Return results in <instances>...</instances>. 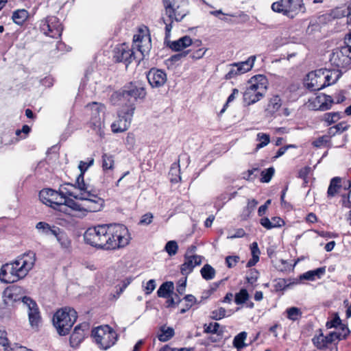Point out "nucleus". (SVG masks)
Here are the masks:
<instances>
[{"mask_svg": "<svg viewBox=\"0 0 351 351\" xmlns=\"http://www.w3.org/2000/svg\"><path fill=\"white\" fill-rule=\"evenodd\" d=\"M84 240L96 248L113 250L127 245L130 237L124 225L103 224L88 228L84 234Z\"/></svg>", "mask_w": 351, "mask_h": 351, "instance_id": "1", "label": "nucleus"}, {"mask_svg": "<svg viewBox=\"0 0 351 351\" xmlns=\"http://www.w3.org/2000/svg\"><path fill=\"white\" fill-rule=\"evenodd\" d=\"M36 262V254L29 251L1 268L0 280L5 283H13L25 278L33 268Z\"/></svg>", "mask_w": 351, "mask_h": 351, "instance_id": "2", "label": "nucleus"}, {"mask_svg": "<svg viewBox=\"0 0 351 351\" xmlns=\"http://www.w3.org/2000/svg\"><path fill=\"white\" fill-rule=\"evenodd\" d=\"M75 199L82 200L80 203L71 198L64 199L60 205V212L73 215L72 211L80 213H93L100 211L104 206V200L97 193H79L75 196Z\"/></svg>", "mask_w": 351, "mask_h": 351, "instance_id": "3", "label": "nucleus"}, {"mask_svg": "<svg viewBox=\"0 0 351 351\" xmlns=\"http://www.w3.org/2000/svg\"><path fill=\"white\" fill-rule=\"evenodd\" d=\"M165 14L167 19L161 17L160 23L165 25L166 38H170L173 23L180 22L189 14L188 0H162Z\"/></svg>", "mask_w": 351, "mask_h": 351, "instance_id": "4", "label": "nucleus"}, {"mask_svg": "<svg viewBox=\"0 0 351 351\" xmlns=\"http://www.w3.org/2000/svg\"><path fill=\"white\" fill-rule=\"evenodd\" d=\"M146 91L139 82H130L125 85L123 88L112 95V99H117L119 104L126 108H134L138 99L144 98Z\"/></svg>", "mask_w": 351, "mask_h": 351, "instance_id": "5", "label": "nucleus"}, {"mask_svg": "<svg viewBox=\"0 0 351 351\" xmlns=\"http://www.w3.org/2000/svg\"><path fill=\"white\" fill-rule=\"evenodd\" d=\"M268 86V81L265 76L257 75L252 77L243 93V102L252 105L260 101L265 96Z\"/></svg>", "mask_w": 351, "mask_h": 351, "instance_id": "6", "label": "nucleus"}, {"mask_svg": "<svg viewBox=\"0 0 351 351\" xmlns=\"http://www.w3.org/2000/svg\"><path fill=\"white\" fill-rule=\"evenodd\" d=\"M77 317V312L73 308L65 307L57 311L53 315V323L58 333L61 336L69 334Z\"/></svg>", "mask_w": 351, "mask_h": 351, "instance_id": "7", "label": "nucleus"}, {"mask_svg": "<svg viewBox=\"0 0 351 351\" xmlns=\"http://www.w3.org/2000/svg\"><path fill=\"white\" fill-rule=\"evenodd\" d=\"M87 110L90 111V119L88 123V127L95 133V134L102 136L104 132V116L105 114L106 106L97 102H92L86 105Z\"/></svg>", "mask_w": 351, "mask_h": 351, "instance_id": "8", "label": "nucleus"}, {"mask_svg": "<svg viewBox=\"0 0 351 351\" xmlns=\"http://www.w3.org/2000/svg\"><path fill=\"white\" fill-rule=\"evenodd\" d=\"M92 337L95 343L102 350L112 347L118 339V335L109 326H100L92 330Z\"/></svg>", "mask_w": 351, "mask_h": 351, "instance_id": "9", "label": "nucleus"}, {"mask_svg": "<svg viewBox=\"0 0 351 351\" xmlns=\"http://www.w3.org/2000/svg\"><path fill=\"white\" fill-rule=\"evenodd\" d=\"M330 62L332 66L341 71L351 69V50L347 46L337 47L330 55Z\"/></svg>", "mask_w": 351, "mask_h": 351, "instance_id": "10", "label": "nucleus"}, {"mask_svg": "<svg viewBox=\"0 0 351 351\" xmlns=\"http://www.w3.org/2000/svg\"><path fill=\"white\" fill-rule=\"evenodd\" d=\"M40 29L44 34L53 38L60 37L63 30L59 19L55 16H48L41 20Z\"/></svg>", "mask_w": 351, "mask_h": 351, "instance_id": "11", "label": "nucleus"}, {"mask_svg": "<svg viewBox=\"0 0 351 351\" xmlns=\"http://www.w3.org/2000/svg\"><path fill=\"white\" fill-rule=\"evenodd\" d=\"M134 108L121 107L118 112V119L111 124L112 131L114 133L123 132L127 130L131 125L134 116Z\"/></svg>", "mask_w": 351, "mask_h": 351, "instance_id": "12", "label": "nucleus"}, {"mask_svg": "<svg viewBox=\"0 0 351 351\" xmlns=\"http://www.w3.org/2000/svg\"><path fill=\"white\" fill-rule=\"evenodd\" d=\"M21 288L17 286H12L6 288L3 292V302L5 308L8 312H11L17 304H23V298L25 296L21 295Z\"/></svg>", "mask_w": 351, "mask_h": 351, "instance_id": "13", "label": "nucleus"}, {"mask_svg": "<svg viewBox=\"0 0 351 351\" xmlns=\"http://www.w3.org/2000/svg\"><path fill=\"white\" fill-rule=\"evenodd\" d=\"M39 198L43 203L60 212V205L63 204L64 197L61 196L59 191L44 189L40 191Z\"/></svg>", "mask_w": 351, "mask_h": 351, "instance_id": "14", "label": "nucleus"}, {"mask_svg": "<svg viewBox=\"0 0 351 351\" xmlns=\"http://www.w3.org/2000/svg\"><path fill=\"white\" fill-rule=\"evenodd\" d=\"M113 53L114 60L117 62H123L126 67L136 58L133 48H131L126 43L117 45L114 48Z\"/></svg>", "mask_w": 351, "mask_h": 351, "instance_id": "15", "label": "nucleus"}, {"mask_svg": "<svg viewBox=\"0 0 351 351\" xmlns=\"http://www.w3.org/2000/svg\"><path fill=\"white\" fill-rule=\"evenodd\" d=\"M255 60L256 57L252 56L249 57L245 61L231 64L229 71L225 75V79L230 80L237 75L243 74L250 71L253 67Z\"/></svg>", "mask_w": 351, "mask_h": 351, "instance_id": "16", "label": "nucleus"}, {"mask_svg": "<svg viewBox=\"0 0 351 351\" xmlns=\"http://www.w3.org/2000/svg\"><path fill=\"white\" fill-rule=\"evenodd\" d=\"M133 49L140 52L142 58L147 56L152 49L151 38L147 34H135L133 37Z\"/></svg>", "mask_w": 351, "mask_h": 351, "instance_id": "17", "label": "nucleus"}, {"mask_svg": "<svg viewBox=\"0 0 351 351\" xmlns=\"http://www.w3.org/2000/svg\"><path fill=\"white\" fill-rule=\"evenodd\" d=\"M343 71L341 70L333 69L328 70L326 69H320L309 73L310 77L318 76L323 77L326 86H330L337 82L341 77Z\"/></svg>", "mask_w": 351, "mask_h": 351, "instance_id": "18", "label": "nucleus"}, {"mask_svg": "<svg viewBox=\"0 0 351 351\" xmlns=\"http://www.w3.org/2000/svg\"><path fill=\"white\" fill-rule=\"evenodd\" d=\"M22 302L23 305L28 308L29 322L31 326L37 328L40 322V315L36 302L29 297H24Z\"/></svg>", "mask_w": 351, "mask_h": 351, "instance_id": "19", "label": "nucleus"}, {"mask_svg": "<svg viewBox=\"0 0 351 351\" xmlns=\"http://www.w3.org/2000/svg\"><path fill=\"white\" fill-rule=\"evenodd\" d=\"M203 257L199 255H189L188 252L184 255V263L180 265V273L182 275L187 276L193 271V269L200 265L202 262Z\"/></svg>", "mask_w": 351, "mask_h": 351, "instance_id": "20", "label": "nucleus"}, {"mask_svg": "<svg viewBox=\"0 0 351 351\" xmlns=\"http://www.w3.org/2000/svg\"><path fill=\"white\" fill-rule=\"evenodd\" d=\"M89 330V324L83 322L77 325L70 337V344L72 347L78 346L84 340L86 332Z\"/></svg>", "mask_w": 351, "mask_h": 351, "instance_id": "21", "label": "nucleus"}, {"mask_svg": "<svg viewBox=\"0 0 351 351\" xmlns=\"http://www.w3.org/2000/svg\"><path fill=\"white\" fill-rule=\"evenodd\" d=\"M147 80L153 88L162 86L167 81V75L161 69H152L147 75Z\"/></svg>", "mask_w": 351, "mask_h": 351, "instance_id": "22", "label": "nucleus"}, {"mask_svg": "<svg viewBox=\"0 0 351 351\" xmlns=\"http://www.w3.org/2000/svg\"><path fill=\"white\" fill-rule=\"evenodd\" d=\"M337 337L336 332H330L327 336H324L322 330H319V334L315 336L312 339V341L317 348L322 350L325 349L328 343H332L337 340Z\"/></svg>", "mask_w": 351, "mask_h": 351, "instance_id": "23", "label": "nucleus"}, {"mask_svg": "<svg viewBox=\"0 0 351 351\" xmlns=\"http://www.w3.org/2000/svg\"><path fill=\"white\" fill-rule=\"evenodd\" d=\"M165 43L172 50L176 51H181L192 45V40L188 36H184L176 40L171 41L169 38L165 36Z\"/></svg>", "mask_w": 351, "mask_h": 351, "instance_id": "24", "label": "nucleus"}, {"mask_svg": "<svg viewBox=\"0 0 351 351\" xmlns=\"http://www.w3.org/2000/svg\"><path fill=\"white\" fill-rule=\"evenodd\" d=\"M306 86L311 90H319L326 86L323 77L318 76L310 77L309 73L307 75Z\"/></svg>", "mask_w": 351, "mask_h": 351, "instance_id": "25", "label": "nucleus"}, {"mask_svg": "<svg viewBox=\"0 0 351 351\" xmlns=\"http://www.w3.org/2000/svg\"><path fill=\"white\" fill-rule=\"evenodd\" d=\"M54 237L62 249L69 250L71 248V241L64 230L59 228Z\"/></svg>", "mask_w": 351, "mask_h": 351, "instance_id": "26", "label": "nucleus"}, {"mask_svg": "<svg viewBox=\"0 0 351 351\" xmlns=\"http://www.w3.org/2000/svg\"><path fill=\"white\" fill-rule=\"evenodd\" d=\"M36 228L40 234L45 236H54L59 227L56 226H51L45 221H40L36 223Z\"/></svg>", "mask_w": 351, "mask_h": 351, "instance_id": "27", "label": "nucleus"}, {"mask_svg": "<svg viewBox=\"0 0 351 351\" xmlns=\"http://www.w3.org/2000/svg\"><path fill=\"white\" fill-rule=\"evenodd\" d=\"M325 267H319L314 270H310L300 275V280H306L313 281L316 278H321V277L325 274Z\"/></svg>", "mask_w": 351, "mask_h": 351, "instance_id": "28", "label": "nucleus"}, {"mask_svg": "<svg viewBox=\"0 0 351 351\" xmlns=\"http://www.w3.org/2000/svg\"><path fill=\"white\" fill-rule=\"evenodd\" d=\"M289 17L293 18L294 14L299 12L304 13L306 8L303 0H289Z\"/></svg>", "mask_w": 351, "mask_h": 351, "instance_id": "29", "label": "nucleus"}, {"mask_svg": "<svg viewBox=\"0 0 351 351\" xmlns=\"http://www.w3.org/2000/svg\"><path fill=\"white\" fill-rule=\"evenodd\" d=\"M289 0H280L274 2L271 5V9L274 12L282 13L285 16H289Z\"/></svg>", "mask_w": 351, "mask_h": 351, "instance_id": "30", "label": "nucleus"}, {"mask_svg": "<svg viewBox=\"0 0 351 351\" xmlns=\"http://www.w3.org/2000/svg\"><path fill=\"white\" fill-rule=\"evenodd\" d=\"M174 289L173 283L171 281L163 282L157 291V295L160 298H169L173 295Z\"/></svg>", "mask_w": 351, "mask_h": 351, "instance_id": "31", "label": "nucleus"}, {"mask_svg": "<svg viewBox=\"0 0 351 351\" xmlns=\"http://www.w3.org/2000/svg\"><path fill=\"white\" fill-rule=\"evenodd\" d=\"M341 178L340 177H334L330 180L329 186L327 191L328 197H333L339 192L342 186L341 184Z\"/></svg>", "mask_w": 351, "mask_h": 351, "instance_id": "32", "label": "nucleus"}, {"mask_svg": "<svg viewBox=\"0 0 351 351\" xmlns=\"http://www.w3.org/2000/svg\"><path fill=\"white\" fill-rule=\"evenodd\" d=\"M28 17L29 13L26 10L19 9L13 12L12 19L16 24L22 25Z\"/></svg>", "mask_w": 351, "mask_h": 351, "instance_id": "33", "label": "nucleus"}, {"mask_svg": "<svg viewBox=\"0 0 351 351\" xmlns=\"http://www.w3.org/2000/svg\"><path fill=\"white\" fill-rule=\"evenodd\" d=\"M258 202L255 199H248L247 206L243 209L241 217L243 220H247L253 213Z\"/></svg>", "mask_w": 351, "mask_h": 351, "instance_id": "34", "label": "nucleus"}, {"mask_svg": "<svg viewBox=\"0 0 351 351\" xmlns=\"http://www.w3.org/2000/svg\"><path fill=\"white\" fill-rule=\"evenodd\" d=\"M74 188H77L80 190V193H97L95 191L90 189V186L85 184L84 179V174H80L77 177L75 184L73 185Z\"/></svg>", "mask_w": 351, "mask_h": 351, "instance_id": "35", "label": "nucleus"}, {"mask_svg": "<svg viewBox=\"0 0 351 351\" xmlns=\"http://www.w3.org/2000/svg\"><path fill=\"white\" fill-rule=\"evenodd\" d=\"M282 106V100L278 95L273 96L269 101L267 110L271 113L274 114Z\"/></svg>", "mask_w": 351, "mask_h": 351, "instance_id": "36", "label": "nucleus"}, {"mask_svg": "<svg viewBox=\"0 0 351 351\" xmlns=\"http://www.w3.org/2000/svg\"><path fill=\"white\" fill-rule=\"evenodd\" d=\"M160 334L158 335V339L162 342L169 341L174 335V330L171 327L166 328L165 326L160 327Z\"/></svg>", "mask_w": 351, "mask_h": 351, "instance_id": "37", "label": "nucleus"}, {"mask_svg": "<svg viewBox=\"0 0 351 351\" xmlns=\"http://www.w3.org/2000/svg\"><path fill=\"white\" fill-rule=\"evenodd\" d=\"M202 278L206 280H213L215 276V269L209 264L204 265L200 270Z\"/></svg>", "mask_w": 351, "mask_h": 351, "instance_id": "38", "label": "nucleus"}, {"mask_svg": "<svg viewBox=\"0 0 351 351\" xmlns=\"http://www.w3.org/2000/svg\"><path fill=\"white\" fill-rule=\"evenodd\" d=\"M247 332L243 331L236 335L233 339V346L238 350H240L247 345L245 343V340L247 338Z\"/></svg>", "mask_w": 351, "mask_h": 351, "instance_id": "39", "label": "nucleus"}, {"mask_svg": "<svg viewBox=\"0 0 351 351\" xmlns=\"http://www.w3.org/2000/svg\"><path fill=\"white\" fill-rule=\"evenodd\" d=\"M102 159V169L104 171L112 170L114 169V157L108 154H103L101 156Z\"/></svg>", "mask_w": 351, "mask_h": 351, "instance_id": "40", "label": "nucleus"}, {"mask_svg": "<svg viewBox=\"0 0 351 351\" xmlns=\"http://www.w3.org/2000/svg\"><path fill=\"white\" fill-rule=\"evenodd\" d=\"M73 184H71L70 183H64V184L60 185V189H59V192H60L61 196L64 197V199L68 198L66 197V195L71 196L73 197L77 195V193L72 191L71 189H70V188H73Z\"/></svg>", "mask_w": 351, "mask_h": 351, "instance_id": "41", "label": "nucleus"}, {"mask_svg": "<svg viewBox=\"0 0 351 351\" xmlns=\"http://www.w3.org/2000/svg\"><path fill=\"white\" fill-rule=\"evenodd\" d=\"M220 324L217 322L210 323L204 325V332L206 333L217 334V336H221L222 331H219Z\"/></svg>", "mask_w": 351, "mask_h": 351, "instance_id": "42", "label": "nucleus"}, {"mask_svg": "<svg viewBox=\"0 0 351 351\" xmlns=\"http://www.w3.org/2000/svg\"><path fill=\"white\" fill-rule=\"evenodd\" d=\"M256 140L259 142L256 147V149L258 150L269 144L270 142V137L269 134L260 132L257 134Z\"/></svg>", "mask_w": 351, "mask_h": 351, "instance_id": "43", "label": "nucleus"}, {"mask_svg": "<svg viewBox=\"0 0 351 351\" xmlns=\"http://www.w3.org/2000/svg\"><path fill=\"white\" fill-rule=\"evenodd\" d=\"M341 119V114L339 112H327L324 115V120L327 123V125H330Z\"/></svg>", "mask_w": 351, "mask_h": 351, "instance_id": "44", "label": "nucleus"}, {"mask_svg": "<svg viewBox=\"0 0 351 351\" xmlns=\"http://www.w3.org/2000/svg\"><path fill=\"white\" fill-rule=\"evenodd\" d=\"M249 298V294L245 289H241L240 291L235 294L234 302L237 304L245 303Z\"/></svg>", "mask_w": 351, "mask_h": 351, "instance_id": "45", "label": "nucleus"}, {"mask_svg": "<svg viewBox=\"0 0 351 351\" xmlns=\"http://www.w3.org/2000/svg\"><path fill=\"white\" fill-rule=\"evenodd\" d=\"M275 173V169L273 167H269L261 171V181L262 182H269Z\"/></svg>", "mask_w": 351, "mask_h": 351, "instance_id": "46", "label": "nucleus"}, {"mask_svg": "<svg viewBox=\"0 0 351 351\" xmlns=\"http://www.w3.org/2000/svg\"><path fill=\"white\" fill-rule=\"evenodd\" d=\"M165 250L171 256L176 254L178 250L177 242L176 241H168L165 245Z\"/></svg>", "mask_w": 351, "mask_h": 351, "instance_id": "47", "label": "nucleus"}, {"mask_svg": "<svg viewBox=\"0 0 351 351\" xmlns=\"http://www.w3.org/2000/svg\"><path fill=\"white\" fill-rule=\"evenodd\" d=\"M287 317L292 320H297L302 315V312L300 308L297 307H291L287 309Z\"/></svg>", "mask_w": 351, "mask_h": 351, "instance_id": "48", "label": "nucleus"}, {"mask_svg": "<svg viewBox=\"0 0 351 351\" xmlns=\"http://www.w3.org/2000/svg\"><path fill=\"white\" fill-rule=\"evenodd\" d=\"M188 51L189 53L187 56H189L190 58L193 60H198L202 58L204 56L206 49H205L204 48H199L197 50L190 49Z\"/></svg>", "mask_w": 351, "mask_h": 351, "instance_id": "49", "label": "nucleus"}, {"mask_svg": "<svg viewBox=\"0 0 351 351\" xmlns=\"http://www.w3.org/2000/svg\"><path fill=\"white\" fill-rule=\"evenodd\" d=\"M326 98V94H320L314 98L312 101L309 100V106L313 110H317L318 106L322 105L324 99Z\"/></svg>", "mask_w": 351, "mask_h": 351, "instance_id": "50", "label": "nucleus"}, {"mask_svg": "<svg viewBox=\"0 0 351 351\" xmlns=\"http://www.w3.org/2000/svg\"><path fill=\"white\" fill-rule=\"evenodd\" d=\"M228 193H223L219 195L215 203V206L218 208V210L221 209L227 202L230 200V199H228Z\"/></svg>", "mask_w": 351, "mask_h": 351, "instance_id": "51", "label": "nucleus"}, {"mask_svg": "<svg viewBox=\"0 0 351 351\" xmlns=\"http://www.w3.org/2000/svg\"><path fill=\"white\" fill-rule=\"evenodd\" d=\"M341 324H342L341 319H340L338 314H335L334 315V317L331 320L328 321L326 322V326L327 328H338L340 326H341Z\"/></svg>", "mask_w": 351, "mask_h": 351, "instance_id": "52", "label": "nucleus"}, {"mask_svg": "<svg viewBox=\"0 0 351 351\" xmlns=\"http://www.w3.org/2000/svg\"><path fill=\"white\" fill-rule=\"evenodd\" d=\"M338 328L341 331H339L338 332H336V335L337 336V340H341V339H346L350 332L348 327L343 324H342L341 326H340Z\"/></svg>", "mask_w": 351, "mask_h": 351, "instance_id": "53", "label": "nucleus"}, {"mask_svg": "<svg viewBox=\"0 0 351 351\" xmlns=\"http://www.w3.org/2000/svg\"><path fill=\"white\" fill-rule=\"evenodd\" d=\"M226 309L223 307H220L211 312L210 317L215 320H219L226 317Z\"/></svg>", "mask_w": 351, "mask_h": 351, "instance_id": "54", "label": "nucleus"}, {"mask_svg": "<svg viewBox=\"0 0 351 351\" xmlns=\"http://www.w3.org/2000/svg\"><path fill=\"white\" fill-rule=\"evenodd\" d=\"M334 103V101L331 96L326 95V98L324 99V103L322 105L318 106L317 110L321 111H325L330 109L332 104Z\"/></svg>", "mask_w": 351, "mask_h": 351, "instance_id": "55", "label": "nucleus"}, {"mask_svg": "<svg viewBox=\"0 0 351 351\" xmlns=\"http://www.w3.org/2000/svg\"><path fill=\"white\" fill-rule=\"evenodd\" d=\"M291 283L288 284L287 280L283 278L278 279L274 285V289L276 291H283L287 288Z\"/></svg>", "mask_w": 351, "mask_h": 351, "instance_id": "56", "label": "nucleus"}, {"mask_svg": "<svg viewBox=\"0 0 351 351\" xmlns=\"http://www.w3.org/2000/svg\"><path fill=\"white\" fill-rule=\"evenodd\" d=\"M94 163V158H91L88 159V162L80 161L79 164V169L82 174H84L85 171L92 166Z\"/></svg>", "mask_w": 351, "mask_h": 351, "instance_id": "57", "label": "nucleus"}, {"mask_svg": "<svg viewBox=\"0 0 351 351\" xmlns=\"http://www.w3.org/2000/svg\"><path fill=\"white\" fill-rule=\"evenodd\" d=\"M31 131V128L27 125H24L21 130L16 131V135L20 136L21 138H25Z\"/></svg>", "mask_w": 351, "mask_h": 351, "instance_id": "58", "label": "nucleus"}, {"mask_svg": "<svg viewBox=\"0 0 351 351\" xmlns=\"http://www.w3.org/2000/svg\"><path fill=\"white\" fill-rule=\"evenodd\" d=\"M240 258L238 256H228L226 258V263L228 268H232L239 262Z\"/></svg>", "mask_w": 351, "mask_h": 351, "instance_id": "59", "label": "nucleus"}, {"mask_svg": "<svg viewBox=\"0 0 351 351\" xmlns=\"http://www.w3.org/2000/svg\"><path fill=\"white\" fill-rule=\"evenodd\" d=\"M341 197L342 206L348 208H351V190L348 191L347 194H343Z\"/></svg>", "mask_w": 351, "mask_h": 351, "instance_id": "60", "label": "nucleus"}, {"mask_svg": "<svg viewBox=\"0 0 351 351\" xmlns=\"http://www.w3.org/2000/svg\"><path fill=\"white\" fill-rule=\"evenodd\" d=\"M153 217V215L151 213H147L142 216L138 224L147 226L152 222Z\"/></svg>", "mask_w": 351, "mask_h": 351, "instance_id": "61", "label": "nucleus"}, {"mask_svg": "<svg viewBox=\"0 0 351 351\" xmlns=\"http://www.w3.org/2000/svg\"><path fill=\"white\" fill-rule=\"evenodd\" d=\"M187 276H185L184 279L179 280L177 285L176 290L178 293L182 295L186 289Z\"/></svg>", "mask_w": 351, "mask_h": 351, "instance_id": "62", "label": "nucleus"}, {"mask_svg": "<svg viewBox=\"0 0 351 351\" xmlns=\"http://www.w3.org/2000/svg\"><path fill=\"white\" fill-rule=\"evenodd\" d=\"M258 277V272L256 269L250 271V275L246 277L248 283L253 285L255 283Z\"/></svg>", "mask_w": 351, "mask_h": 351, "instance_id": "63", "label": "nucleus"}, {"mask_svg": "<svg viewBox=\"0 0 351 351\" xmlns=\"http://www.w3.org/2000/svg\"><path fill=\"white\" fill-rule=\"evenodd\" d=\"M156 281L153 279L149 280L145 287V294H150L156 288Z\"/></svg>", "mask_w": 351, "mask_h": 351, "instance_id": "64", "label": "nucleus"}]
</instances>
